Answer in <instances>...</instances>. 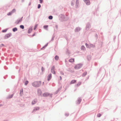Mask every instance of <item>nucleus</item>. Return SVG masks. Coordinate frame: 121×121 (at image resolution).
<instances>
[{"instance_id":"f257e3e1","label":"nucleus","mask_w":121,"mask_h":121,"mask_svg":"<svg viewBox=\"0 0 121 121\" xmlns=\"http://www.w3.org/2000/svg\"><path fill=\"white\" fill-rule=\"evenodd\" d=\"M41 81H36L33 82L32 85L35 87H38L41 85Z\"/></svg>"},{"instance_id":"f03ea898","label":"nucleus","mask_w":121,"mask_h":121,"mask_svg":"<svg viewBox=\"0 0 121 121\" xmlns=\"http://www.w3.org/2000/svg\"><path fill=\"white\" fill-rule=\"evenodd\" d=\"M81 67V65H80L78 64L76 65L74 67V68L76 69H79Z\"/></svg>"},{"instance_id":"7ed1b4c3","label":"nucleus","mask_w":121,"mask_h":121,"mask_svg":"<svg viewBox=\"0 0 121 121\" xmlns=\"http://www.w3.org/2000/svg\"><path fill=\"white\" fill-rule=\"evenodd\" d=\"M55 67L54 66H53L51 69V71L52 73L55 74V72L54 71Z\"/></svg>"},{"instance_id":"20e7f679","label":"nucleus","mask_w":121,"mask_h":121,"mask_svg":"<svg viewBox=\"0 0 121 121\" xmlns=\"http://www.w3.org/2000/svg\"><path fill=\"white\" fill-rule=\"evenodd\" d=\"M85 2L87 5H89L90 4V2L88 0H84Z\"/></svg>"},{"instance_id":"39448f33","label":"nucleus","mask_w":121,"mask_h":121,"mask_svg":"<svg viewBox=\"0 0 121 121\" xmlns=\"http://www.w3.org/2000/svg\"><path fill=\"white\" fill-rule=\"evenodd\" d=\"M52 78V74H49L47 77V79L48 81H49Z\"/></svg>"},{"instance_id":"423d86ee","label":"nucleus","mask_w":121,"mask_h":121,"mask_svg":"<svg viewBox=\"0 0 121 121\" xmlns=\"http://www.w3.org/2000/svg\"><path fill=\"white\" fill-rule=\"evenodd\" d=\"M10 36V34H8L6 35H5L4 37V38L5 39H6L7 38L9 37Z\"/></svg>"},{"instance_id":"0eeeda50","label":"nucleus","mask_w":121,"mask_h":121,"mask_svg":"<svg viewBox=\"0 0 121 121\" xmlns=\"http://www.w3.org/2000/svg\"><path fill=\"white\" fill-rule=\"evenodd\" d=\"M76 81L75 80H72L70 82V84H74L76 82Z\"/></svg>"},{"instance_id":"6e6552de","label":"nucleus","mask_w":121,"mask_h":121,"mask_svg":"<svg viewBox=\"0 0 121 121\" xmlns=\"http://www.w3.org/2000/svg\"><path fill=\"white\" fill-rule=\"evenodd\" d=\"M74 59H71L69 60V61L71 63L74 62Z\"/></svg>"},{"instance_id":"1a4fd4ad","label":"nucleus","mask_w":121,"mask_h":121,"mask_svg":"<svg viewBox=\"0 0 121 121\" xmlns=\"http://www.w3.org/2000/svg\"><path fill=\"white\" fill-rule=\"evenodd\" d=\"M32 29L31 28H29L28 30V33H31L32 31Z\"/></svg>"},{"instance_id":"9d476101","label":"nucleus","mask_w":121,"mask_h":121,"mask_svg":"<svg viewBox=\"0 0 121 121\" xmlns=\"http://www.w3.org/2000/svg\"><path fill=\"white\" fill-rule=\"evenodd\" d=\"M49 95V94L48 93H44L43 94V95L44 96H47Z\"/></svg>"},{"instance_id":"9b49d317","label":"nucleus","mask_w":121,"mask_h":121,"mask_svg":"<svg viewBox=\"0 0 121 121\" xmlns=\"http://www.w3.org/2000/svg\"><path fill=\"white\" fill-rule=\"evenodd\" d=\"M37 102V101L36 100H34L32 102V104H35V103Z\"/></svg>"},{"instance_id":"f8f14e48","label":"nucleus","mask_w":121,"mask_h":121,"mask_svg":"<svg viewBox=\"0 0 121 121\" xmlns=\"http://www.w3.org/2000/svg\"><path fill=\"white\" fill-rule=\"evenodd\" d=\"M81 99H79L78 100L77 103L78 104H79L81 102Z\"/></svg>"},{"instance_id":"ddd939ff","label":"nucleus","mask_w":121,"mask_h":121,"mask_svg":"<svg viewBox=\"0 0 121 121\" xmlns=\"http://www.w3.org/2000/svg\"><path fill=\"white\" fill-rule=\"evenodd\" d=\"M38 95H40L41 93V91L40 90H38Z\"/></svg>"},{"instance_id":"4468645a","label":"nucleus","mask_w":121,"mask_h":121,"mask_svg":"<svg viewBox=\"0 0 121 121\" xmlns=\"http://www.w3.org/2000/svg\"><path fill=\"white\" fill-rule=\"evenodd\" d=\"M81 50H84L85 49V48L84 46H82L81 47Z\"/></svg>"},{"instance_id":"2eb2a0df","label":"nucleus","mask_w":121,"mask_h":121,"mask_svg":"<svg viewBox=\"0 0 121 121\" xmlns=\"http://www.w3.org/2000/svg\"><path fill=\"white\" fill-rule=\"evenodd\" d=\"M59 58V57L57 56H56L55 57V59L56 60H57Z\"/></svg>"},{"instance_id":"dca6fc26","label":"nucleus","mask_w":121,"mask_h":121,"mask_svg":"<svg viewBox=\"0 0 121 121\" xmlns=\"http://www.w3.org/2000/svg\"><path fill=\"white\" fill-rule=\"evenodd\" d=\"M48 25H45L43 26V28L44 29L47 30V28H48Z\"/></svg>"},{"instance_id":"f3484780","label":"nucleus","mask_w":121,"mask_h":121,"mask_svg":"<svg viewBox=\"0 0 121 121\" xmlns=\"http://www.w3.org/2000/svg\"><path fill=\"white\" fill-rule=\"evenodd\" d=\"M17 30V29L16 28H13V32H15Z\"/></svg>"},{"instance_id":"a211bd4d","label":"nucleus","mask_w":121,"mask_h":121,"mask_svg":"<svg viewBox=\"0 0 121 121\" xmlns=\"http://www.w3.org/2000/svg\"><path fill=\"white\" fill-rule=\"evenodd\" d=\"M20 27L22 29H23L24 28V26L23 25H21L20 26Z\"/></svg>"},{"instance_id":"6ab92c4d","label":"nucleus","mask_w":121,"mask_h":121,"mask_svg":"<svg viewBox=\"0 0 121 121\" xmlns=\"http://www.w3.org/2000/svg\"><path fill=\"white\" fill-rule=\"evenodd\" d=\"M79 3V1L78 0H76V5H78Z\"/></svg>"},{"instance_id":"aec40b11","label":"nucleus","mask_w":121,"mask_h":121,"mask_svg":"<svg viewBox=\"0 0 121 121\" xmlns=\"http://www.w3.org/2000/svg\"><path fill=\"white\" fill-rule=\"evenodd\" d=\"M12 13V12H9V13H8L7 14V15H11Z\"/></svg>"},{"instance_id":"412c9836","label":"nucleus","mask_w":121,"mask_h":121,"mask_svg":"<svg viewBox=\"0 0 121 121\" xmlns=\"http://www.w3.org/2000/svg\"><path fill=\"white\" fill-rule=\"evenodd\" d=\"M48 18L50 19H52V17L51 16H50Z\"/></svg>"},{"instance_id":"4be33fe9","label":"nucleus","mask_w":121,"mask_h":121,"mask_svg":"<svg viewBox=\"0 0 121 121\" xmlns=\"http://www.w3.org/2000/svg\"><path fill=\"white\" fill-rule=\"evenodd\" d=\"M101 116V114L100 113L98 114L97 115V116L98 117H100Z\"/></svg>"},{"instance_id":"5701e85b","label":"nucleus","mask_w":121,"mask_h":121,"mask_svg":"<svg viewBox=\"0 0 121 121\" xmlns=\"http://www.w3.org/2000/svg\"><path fill=\"white\" fill-rule=\"evenodd\" d=\"M16 11V10L15 9H13L12 11L11 12H12V13H14Z\"/></svg>"},{"instance_id":"b1692460","label":"nucleus","mask_w":121,"mask_h":121,"mask_svg":"<svg viewBox=\"0 0 121 121\" xmlns=\"http://www.w3.org/2000/svg\"><path fill=\"white\" fill-rule=\"evenodd\" d=\"M28 81H26V82L25 83V85H26L28 83Z\"/></svg>"},{"instance_id":"393cba45","label":"nucleus","mask_w":121,"mask_h":121,"mask_svg":"<svg viewBox=\"0 0 121 121\" xmlns=\"http://www.w3.org/2000/svg\"><path fill=\"white\" fill-rule=\"evenodd\" d=\"M37 25H36L35 26L34 28V30H35L36 28H37Z\"/></svg>"},{"instance_id":"a878e982","label":"nucleus","mask_w":121,"mask_h":121,"mask_svg":"<svg viewBox=\"0 0 121 121\" xmlns=\"http://www.w3.org/2000/svg\"><path fill=\"white\" fill-rule=\"evenodd\" d=\"M22 19H21L20 20L18 21V22H17V23L18 24L19 22H21L22 21Z\"/></svg>"},{"instance_id":"bb28decb","label":"nucleus","mask_w":121,"mask_h":121,"mask_svg":"<svg viewBox=\"0 0 121 121\" xmlns=\"http://www.w3.org/2000/svg\"><path fill=\"white\" fill-rule=\"evenodd\" d=\"M81 83L80 82H79L77 84V85L78 86H79L81 84Z\"/></svg>"},{"instance_id":"cd10ccee","label":"nucleus","mask_w":121,"mask_h":121,"mask_svg":"<svg viewBox=\"0 0 121 121\" xmlns=\"http://www.w3.org/2000/svg\"><path fill=\"white\" fill-rule=\"evenodd\" d=\"M86 46L87 47L89 48V45L87 44L86 43Z\"/></svg>"},{"instance_id":"c85d7f7f","label":"nucleus","mask_w":121,"mask_h":121,"mask_svg":"<svg viewBox=\"0 0 121 121\" xmlns=\"http://www.w3.org/2000/svg\"><path fill=\"white\" fill-rule=\"evenodd\" d=\"M41 7V5L40 4H39L38 5V8L39 9Z\"/></svg>"},{"instance_id":"c756f323","label":"nucleus","mask_w":121,"mask_h":121,"mask_svg":"<svg viewBox=\"0 0 121 121\" xmlns=\"http://www.w3.org/2000/svg\"><path fill=\"white\" fill-rule=\"evenodd\" d=\"M39 109V108H35V109H34V111H35V110H38Z\"/></svg>"},{"instance_id":"7c9ffc66","label":"nucleus","mask_w":121,"mask_h":121,"mask_svg":"<svg viewBox=\"0 0 121 121\" xmlns=\"http://www.w3.org/2000/svg\"><path fill=\"white\" fill-rule=\"evenodd\" d=\"M7 31L6 30H3L2 31V32H6Z\"/></svg>"},{"instance_id":"2f4dec72","label":"nucleus","mask_w":121,"mask_h":121,"mask_svg":"<svg viewBox=\"0 0 121 121\" xmlns=\"http://www.w3.org/2000/svg\"><path fill=\"white\" fill-rule=\"evenodd\" d=\"M23 92V90L22 89H21L20 90V93H22Z\"/></svg>"},{"instance_id":"473e14b6","label":"nucleus","mask_w":121,"mask_h":121,"mask_svg":"<svg viewBox=\"0 0 121 121\" xmlns=\"http://www.w3.org/2000/svg\"><path fill=\"white\" fill-rule=\"evenodd\" d=\"M39 0L41 3H42L43 1V0Z\"/></svg>"},{"instance_id":"72a5a7b5","label":"nucleus","mask_w":121,"mask_h":121,"mask_svg":"<svg viewBox=\"0 0 121 121\" xmlns=\"http://www.w3.org/2000/svg\"><path fill=\"white\" fill-rule=\"evenodd\" d=\"M60 80H61L62 79V77L61 76L60 77Z\"/></svg>"},{"instance_id":"f704fd0d","label":"nucleus","mask_w":121,"mask_h":121,"mask_svg":"<svg viewBox=\"0 0 121 121\" xmlns=\"http://www.w3.org/2000/svg\"><path fill=\"white\" fill-rule=\"evenodd\" d=\"M13 96V94L12 95H11V97L10 98H12V97Z\"/></svg>"},{"instance_id":"c9c22d12","label":"nucleus","mask_w":121,"mask_h":121,"mask_svg":"<svg viewBox=\"0 0 121 121\" xmlns=\"http://www.w3.org/2000/svg\"><path fill=\"white\" fill-rule=\"evenodd\" d=\"M61 74H63V75L64 74V73L63 72H61Z\"/></svg>"},{"instance_id":"e433bc0d","label":"nucleus","mask_w":121,"mask_h":121,"mask_svg":"<svg viewBox=\"0 0 121 121\" xmlns=\"http://www.w3.org/2000/svg\"><path fill=\"white\" fill-rule=\"evenodd\" d=\"M84 74H85V75H84V76H85V75L86 74V73H84Z\"/></svg>"},{"instance_id":"4c0bfd02","label":"nucleus","mask_w":121,"mask_h":121,"mask_svg":"<svg viewBox=\"0 0 121 121\" xmlns=\"http://www.w3.org/2000/svg\"><path fill=\"white\" fill-rule=\"evenodd\" d=\"M30 3L29 5H30Z\"/></svg>"},{"instance_id":"58836bf2","label":"nucleus","mask_w":121,"mask_h":121,"mask_svg":"<svg viewBox=\"0 0 121 121\" xmlns=\"http://www.w3.org/2000/svg\"><path fill=\"white\" fill-rule=\"evenodd\" d=\"M43 85L44 84V82H43Z\"/></svg>"},{"instance_id":"ea45409f","label":"nucleus","mask_w":121,"mask_h":121,"mask_svg":"<svg viewBox=\"0 0 121 121\" xmlns=\"http://www.w3.org/2000/svg\"><path fill=\"white\" fill-rule=\"evenodd\" d=\"M73 3H72V5H73Z\"/></svg>"}]
</instances>
